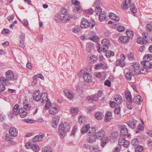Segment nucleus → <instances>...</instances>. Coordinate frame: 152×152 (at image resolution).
<instances>
[{"label": "nucleus", "instance_id": "1", "mask_svg": "<svg viewBox=\"0 0 152 152\" xmlns=\"http://www.w3.org/2000/svg\"><path fill=\"white\" fill-rule=\"evenodd\" d=\"M95 129H93L92 130L89 131L88 135L89 136L94 135V137L97 139H101V146L103 148L108 142V138L107 137H104V132L102 130L96 132Z\"/></svg>", "mask_w": 152, "mask_h": 152}, {"label": "nucleus", "instance_id": "2", "mask_svg": "<svg viewBox=\"0 0 152 152\" xmlns=\"http://www.w3.org/2000/svg\"><path fill=\"white\" fill-rule=\"evenodd\" d=\"M70 129V126L68 123L64 124L61 123L59 126V134L61 137H64L65 134L68 132Z\"/></svg>", "mask_w": 152, "mask_h": 152}, {"label": "nucleus", "instance_id": "3", "mask_svg": "<svg viewBox=\"0 0 152 152\" xmlns=\"http://www.w3.org/2000/svg\"><path fill=\"white\" fill-rule=\"evenodd\" d=\"M102 46L99 44L97 47L98 51L101 53V51L107 52L108 50L109 45V41L107 39H104L102 41Z\"/></svg>", "mask_w": 152, "mask_h": 152}, {"label": "nucleus", "instance_id": "4", "mask_svg": "<svg viewBox=\"0 0 152 152\" xmlns=\"http://www.w3.org/2000/svg\"><path fill=\"white\" fill-rule=\"evenodd\" d=\"M102 91H98L97 94H95L93 96H88L87 98V99L88 101H97L98 100L99 98L102 96Z\"/></svg>", "mask_w": 152, "mask_h": 152}, {"label": "nucleus", "instance_id": "5", "mask_svg": "<svg viewBox=\"0 0 152 152\" xmlns=\"http://www.w3.org/2000/svg\"><path fill=\"white\" fill-rule=\"evenodd\" d=\"M59 108L58 106L53 105L50 107L49 109V112L52 115L56 114L59 111Z\"/></svg>", "mask_w": 152, "mask_h": 152}, {"label": "nucleus", "instance_id": "6", "mask_svg": "<svg viewBox=\"0 0 152 152\" xmlns=\"http://www.w3.org/2000/svg\"><path fill=\"white\" fill-rule=\"evenodd\" d=\"M121 60H117L115 63V64L116 66H119L121 67L125 66V63L124 60L125 59V56L123 54L121 55Z\"/></svg>", "mask_w": 152, "mask_h": 152}, {"label": "nucleus", "instance_id": "7", "mask_svg": "<svg viewBox=\"0 0 152 152\" xmlns=\"http://www.w3.org/2000/svg\"><path fill=\"white\" fill-rule=\"evenodd\" d=\"M5 76L6 78L9 81L14 80V75L12 72L11 70H9L5 73Z\"/></svg>", "mask_w": 152, "mask_h": 152}, {"label": "nucleus", "instance_id": "8", "mask_svg": "<svg viewBox=\"0 0 152 152\" xmlns=\"http://www.w3.org/2000/svg\"><path fill=\"white\" fill-rule=\"evenodd\" d=\"M136 72L135 70H132L127 72L125 75L126 79L129 80H131L132 77H134L136 75Z\"/></svg>", "mask_w": 152, "mask_h": 152}, {"label": "nucleus", "instance_id": "9", "mask_svg": "<svg viewBox=\"0 0 152 152\" xmlns=\"http://www.w3.org/2000/svg\"><path fill=\"white\" fill-rule=\"evenodd\" d=\"M58 17L62 22L63 23L69 21L70 19L72 18V17L68 14H66L63 15H61V18H60V15H58Z\"/></svg>", "mask_w": 152, "mask_h": 152}, {"label": "nucleus", "instance_id": "10", "mask_svg": "<svg viewBox=\"0 0 152 152\" xmlns=\"http://www.w3.org/2000/svg\"><path fill=\"white\" fill-rule=\"evenodd\" d=\"M66 97L69 100H72L74 97V93L71 91H66L65 90L63 91Z\"/></svg>", "mask_w": 152, "mask_h": 152}, {"label": "nucleus", "instance_id": "11", "mask_svg": "<svg viewBox=\"0 0 152 152\" xmlns=\"http://www.w3.org/2000/svg\"><path fill=\"white\" fill-rule=\"evenodd\" d=\"M95 68L96 69H104L106 70L107 68V65L105 64L99 63L95 65Z\"/></svg>", "mask_w": 152, "mask_h": 152}, {"label": "nucleus", "instance_id": "12", "mask_svg": "<svg viewBox=\"0 0 152 152\" xmlns=\"http://www.w3.org/2000/svg\"><path fill=\"white\" fill-rule=\"evenodd\" d=\"M83 77L84 80L88 83H90L92 80V76L88 73H85L83 74Z\"/></svg>", "mask_w": 152, "mask_h": 152}, {"label": "nucleus", "instance_id": "13", "mask_svg": "<svg viewBox=\"0 0 152 152\" xmlns=\"http://www.w3.org/2000/svg\"><path fill=\"white\" fill-rule=\"evenodd\" d=\"M39 91L38 90L35 91L33 94V98L34 100L36 101H39L41 99L40 95H39Z\"/></svg>", "mask_w": 152, "mask_h": 152}, {"label": "nucleus", "instance_id": "14", "mask_svg": "<svg viewBox=\"0 0 152 152\" xmlns=\"http://www.w3.org/2000/svg\"><path fill=\"white\" fill-rule=\"evenodd\" d=\"M59 118L58 116H55L53 118L52 122V126L54 128H56L57 127L58 123H59Z\"/></svg>", "mask_w": 152, "mask_h": 152}, {"label": "nucleus", "instance_id": "15", "mask_svg": "<svg viewBox=\"0 0 152 152\" xmlns=\"http://www.w3.org/2000/svg\"><path fill=\"white\" fill-rule=\"evenodd\" d=\"M128 130L126 127H121L120 132V134L122 136H127L128 137L130 136V134H128Z\"/></svg>", "mask_w": 152, "mask_h": 152}, {"label": "nucleus", "instance_id": "16", "mask_svg": "<svg viewBox=\"0 0 152 152\" xmlns=\"http://www.w3.org/2000/svg\"><path fill=\"white\" fill-rule=\"evenodd\" d=\"M131 2V0H126L122 4V8L124 10H127L130 6Z\"/></svg>", "mask_w": 152, "mask_h": 152}, {"label": "nucleus", "instance_id": "17", "mask_svg": "<svg viewBox=\"0 0 152 152\" xmlns=\"http://www.w3.org/2000/svg\"><path fill=\"white\" fill-rule=\"evenodd\" d=\"M89 22L87 20L85 19H83L81 22L80 26L81 28H86L89 27Z\"/></svg>", "mask_w": 152, "mask_h": 152}, {"label": "nucleus", "instance_id": "18", "mask_svg": "<svg viewBox=\"0 0 152 152\" xmlns=\"http://www.w3.org/2000/svg\"><path fill=\"white\" fill-rule=\"evenodd\" d=\"M9 133L12 136H16L18 133V130L15 128L11 127L9 130Z\"/></svg>", "mask_w": 152, "mask_h": 152}, {"label": "nucleus", "instance_id": "19", "mask_svg": "<svg viewBox=\"0 0 152 152\" xmlns=\"http://www.w3.org/2000/svg\"><path fill=\"white\" fill-rule=\"evenodd\" d=\"M26 110L23 108L21 107L19 109V114L20 117L21 118H23L26 116L27 113L26 111Z\"/></svg>", "mask_w": 152, "mask_h": 152}, {"label": "nucleus", "instance_id": "20", "mask_svg": "<svg viewBox=\"0 0 152 152\" xmlns=\"http://www.w3.org/2000/svg\"><path fill=\"white\" fill-rule=\"evenodd\" d=\"M104 114L100 112H97L94 114L95 118L98 120H101L104 117Z\"/></svg>", "mask_w": 152, "mask_h": 152}, {"label": "nucleus", "instance_id": "21", "mask_svg": "<svg viewBox=\"0 0 152 152\" xmlns=\"http://www.w3.org/2000/svg\"><path fill=\"white\" fill-rule=\"evenodd\" d=\"M112 113L111 112H108L106 114L104 117V121L106 122L109 121L112 119Z\"/></svg>", "mask_w": 152, "mask_h": 152}, {"label": "nucleus", "instance_id": "22", "mask_svg": "<svg viewBox=\"0 0 152 152\" xmlns=\"http://www.w3.org/2000/svg\"><path fill=\"white\" fill-rule=\"evenodd\" d=\"M90 128V126L89 124H87L84 125L83 127L81 130V134H83L86 133L88 131Z\"/></svg>", "mask_w": 152, "mask_h": 152}, {"label": "nucleus", "instance_id": "23", "mask_svg": "<svg viewBox=\"0 0 152 152\" xmlns=\"http://www.w3.org/2000/svg\"><path fill=\"white\" fill-rule=\"evenodd\" d=\"M115 99L117 105H119L122 103V98L119 95H117L115 96Z\"/></svg>", "mask_w": 152, "mask_h": 152}, {"label": "nucleus", "instance_id": "24", "mask_svg": "<svg viewBox=\"0 0 152 152\" xmlns=\"http://www.w3.org/2000/svg\"><path fill=\"white\" fill-rule=\"evenodd\" d=\"M125 96L128 102L130 103L132 102V100L131 93L129 92H126L125 93Z\"/></svg>", "mask_w": 152, "mask_h": 152}, {"label": "nucleus", "instance_id": "25", "mask_svg": "<svg viewBox=\"0 0 152 152\" xmlns=\"http://www.w3.org/2000/svg\"><path fill=\"white\" fill-rule=\"evenodd\" d=\"M44 134H42L41 135H36L32 139V141L34 142H36L41 140L44 136Z\"/></svg>", "mask_w": 152, "mask_h": 152}, {"label": "nucleus", "instance_id": "26", "mask_svg": "<svg viewBox=\"0 0 152 152\" xmlns=\"http://www.w3.org/2000/svg\"><path fill=\"white\" fill-rule=\"evenodd\" d=\"M19 106L18 104H16L14 105L13 109V114L15 115H17L19 114Z\"/></svg>", "mask_w": 152, "mask_h": 152}, {"label": "nucleus", "instance_id": "27", "mask_svg": "<svg viewBox=\"0 0 152 152\" xmlns=\"http://www.w3.org/2000/svg\"><path fill=\"white\" fill-rule=\"evenodd\" d=\"M137 123V121L136 120H133V121H129L128 122L127 124L129 127L132 128H134L135 127Z\"/></svg>", "mask_w": 152, "mask_h": 152}, {"label": "nucleus", "instance_id": "28", "mask_svg": "<svg viewBox=\"0 0 152 152\" xmlns=\"http://www.w3.org/2000/svg\"><path fill=\"white\" fill-rule=\"evenodd\" d=\"M133 101L134 102L137 104L140 103L142 102V98L140 96H137L134 97Z\"/></svg>", "mask_w": 152, "mask_h": 152}, {"label": "nucleus", "instance_id": "29", "mask_svg": "<svg viewBox=\"0 0 152 152\" xmlns=\"http://www.w3.org/2000/svg\"><path fill=\"white\" fill-rule=\"evenodd\" d=\"M109 17L110 18L116 21H118L120 20V18L118 16H117L114 14L113 13H110Z\"/></svg>", "mask_w": 152, "mask_h": 152}, {"label": "nucleus", "instance_id": "30", "mask_svg": "<svg viewBox=\"0 0 152 152\" xmlns=\"http://www.w3.org/2000/svg\"><path fill=\"white\" fill-rule=\"evenodd\" d=\"M89 62L90 63H93L97 59V56L94 55H92L89 58Z\"/></svg>", "mask_w": 152, "mask_h": 152}, {"label": "nucleus", "instance_id": "31", "mask_svg": "<svg viewBox=\"0 0 152 152\" xmlns=\"http://www.w3.org/2000/svg\"><path fill=\"white\" fill-rule=\"evenodd\" d=\"M129 38L127 37L122 36L120 37L118 39V41L120 42L123 43H126L129 40Z\"/></svg>", "mask_w": 152, "mask_h": 152}, {"label": "nucleus", "instance_id": "32", "mask_svg": "<svg viewBox=\"0 0 152 152\" xmlns=\"http://www.w3.org/2000/svg\"><path fill=\"white\" fill-rule=\"evenodd\" d=\"M96 139L94 137V135H92L87 138V140L89 143H93L96 141Z\"/></svg>", "mask_w": 152, "mask_h": 152}, {"label": "nucleus", "instance_id": "33", "mask_svg": "<svg viewBox=\"0 0 152 152\" xmlns=\"http://www.w3.org/2000/svg\"><path fill=\"white\" fill-rule=\"evenodd\" d=\"M41 99H42V103L45 102V101L48 98V95L46 92H44L41 94L40 95Z\"/></svg>", "mask_w": 152, "mask_h": 152}, {"label": "nucleus", "instance_id": "34", "mask_svg": "<svg viewBox=\"0 0 152 152\" xmlns=\"http://www.w3.org/2000/svg\"><path fill=\"white\" fill-rule=\"evenodd\" d=\"M30 148L35 152H37L39 150L38 145L35 144H32Z\"/></svg>", "mask_w": 152, "mask_h": 152}, {"label": "nucleus", "instance_id": "35", "mask_svg": "<svg viewBox=\"0 0 152 152\" xmlns=\"http://www.w3.org/2000/svg\"><path fill=\"white\" fill-rule=\"evenodd\" d=\"M95 12L97 15H99L102 13L103 12L102 11L101 8L99 7H96L95 9Z\"/></svg>", "mask_w": 152, "mask_h": 152}, {"label": "nucleus", "instance_id": "36", "mask_svg": "<svg viewBox=\"0 0 152 152\" xmlns=\"http://www.w3.org/2000/svg\"><path fill=\"white\" fill-rule=\"evenodd\" d=\"M78 109L77 108L73 107L71 109V113L72 116L76 115L78 112Z\"/></svg>", "mask_w": 152, "mask_h": 152}, {"label": "nucleus", "instance_id": "37", "mask_svg": "<svg viewBox=\"0 0 152 152\" xmlns=\"http://www.w3.org/2000/svg\"><path fill=\"white\" fill-rule=\"evenodd\" d=\"M53 150L50 147H45L42 149V152H53Z\"/></svg>", "mask_w": 152, "mask_h": 152}, {"label": "nucleus", "instance_id": "38", "mask_svg": "<svg viewBox=\"0 0 152 152\" xmlns=\"http://www.w3.org/2000/svg\"><path fill=\"white\" fill-rule=\"evenodd\" d=\"M143 59L144 61H151L152 59V55L150 54L145 55L144 56Z\"/></svg>", "mask_w": 152, "mask_h": 152}, {"label": "nucleus", "instance_id": "39", "mask_svg": "<svg viewBox=\"0 0 152 152\" xmlns=\"http://www.w3.org/2000/svg\"><path fill=\"white\" fill-rule=\"evenodd\" d=\"M130 10L133 13H135L137 11V8L134 4H132V5L130 6Z\"/></svg>", "mask_w": 152, "mask_h": 152}, {"label": "nucleus", "instance_id": "40", "mask_svg": "<svg viewBox=\"0 0 152 152\" xmlns=\"http://www.w3.org/2000/svg\"><path fill=\"white\" fill-rule=\"evenodd\" d=\"M146 64L145 67L147 69H150L152 67V64L151 63L149 62V61L147 60H145Z\"/></svg>", "mask_w": 152, "mask_h": 152}, {"label": "nucleus", "instance_id": "41", "mask_svg": "<svg viewBox=\"0 0 152 152\" xmlns=\"http://www.w3.org/2000/svg\"><path fill=\"white\" fill-rule=\"evenodd\" d=\"M137 42L139 44H145L147 43V40H144L142 39V38H138L137 40Z\"/></svg>", "mask_w": 152, "mask_h": 152}, {"label": "nucleus", "instance_id": "42", "mask_svg": "<svg viewBox=\"0 0 152 152\" xmlns=\"http://www.w3.org/2000/svg\"><path fill=\"white\" fill-rule=\"evenodd\" d=\"M106 18V14L103 12L99 15V18L101 21L104 20Z\"/></svg>", "mask_w": 152, "mask_h": 152}, {"label": "nucleus", "instance_id": "43", "mask_svg": "<svg viewBox=\"0 0 152 152\" xmlns=\"http://www.w3.org/2000/svg\"><path fill=\"white\" fill-rule=\"evenodd\" d=\"M118 132L117 131H115L111 133L110 137L111 138L117 139L118 136Z\"/></svg>", "mask_w": 152, "mask_h": 152}, {"label": "nucleus", "instance_id": "44", "mask_svg": "<svg viewBox=\"0 0 152 152\" xmlns=\"http://www.w3.org/2000/svg\"><path fill=\"white\" fill-rule=\"evenodd\" d=\"M126 35L127 36V37L129 38H132L134 34L133 32L132 31H126Z\"/></svg>", "mask_w": 152, "mask_h": 152}, {"label": "nucleus", "instance_id": "45", "mask_svg": "<svg viewBox=\"0 0 152 152\" xmlns=\"http://www.w3.org/2000/svg\"><path fill=\"white\" fill-rule=\"evenodd\" d=\"M74 10L75 12H80L82 11L81 7L79 5L78 6H76L75 7V8L74 9Z\"/></svg>", "mask_w": 152, "mask_h": 152}, {"label": "nucleus", "instance_id": "46", "mask_svg": "<svg viewBox=\"0 0 152 152\" xmlns=\"http://www.w3.org/2000/svg\"><path fill=\"white\" fill-rule=\"evenodd\" d=\"M147 73V69L145 67L144 68L141 69V70L139 71V72L138 73V75H139L140 74H145Z\"/></svg>", "mask_w": 152, "mask_h": 152}, {"label": "nucleus", "instance_id": "47", "mask_svg": "<svg viewBox=\"0 0 152 152\" xmlns=\"http://www.w3.org/2000/svg\"><path fill=\"white\" fill-rule=\"evenodd\" d=\"M138 141L137 139H134L132 141L131 144L134 146H136L138 144Z\"/></svg>", "mask_w": 152, "mask_h": 152}, {"label": "nucleus", "instance_id": "48", "mask_svg": "<svg viewBox=\"0 0 152 152\" xmlns=\"http://www.w3.org/2000/svg\"><path fill=\"white\" fill-rule=\"evenodd\" d=\"M132 67L135 69L134 70H137L139 69L140 67V65L139 63H136L134 64H133L132 65Z\"/></svg>", "mask_w": 152, "mask_h": 152}, {"label": "nucleus", "instance_id": "49", "mask_svg": "<svg viewBox=\"0 0 152 152\" xmlns=\"http://www.w3.org/2000/svg\"><path fill=\"white\" fill-rule=\"evenodd\" d=\"M143 149V148L142 146H138L135 148V152H141Z\"/></svg>", "mask_w": 152, "mask_h": 152}, {"label": "nucleus", "instance_id": "50", "mask_svg": "<svg viewBox=\"0 0 152 152\" xmlns=\"http://www.w3.org/2000/svg\"><path fill=\"white\" fill-rule=\"evenodd\" d=\"M125 140L124 138H120L118 141V145L119 146H121L123 145V143H124V142H125Z\"/></svg>", "mask_w": 152, "mask_h": 152}, {"label": "nucleus", "instance_id": "51", "mask_svg": "<svg viewBox=\"0 0 152 152\" xmlns=\"http://www.w3.org/2000/svg\"><path fill=\"white\" fill-rule=\"evenodd\" d=\"M80 30L79 28L77 26L74 27L72 28V31L74 33L76 34L79 32Z\"/></svg>", "mask_w": 152, "mask_h": 152}, {"label": "nucleus", "instance_id": "52", "mask_svg": "<svg viewBox=\"0 0 152 152\" xmlns=\"http://www.w3.org/2000/svg\"><path fill=\"white\" fill-rule=\"evenodd\" d=\"M9 30L7 29H4L2 31V33L4 35H6L10 33Z\"/></svg>", "mask_w": 152, "mask_h": 152}, {"label": "nucleus", "instance_id": "53", "mask_svg": "<svg viewBox=\"0 0 152 152\" xmlns=\"http://www.w3.org/2000/svg\"><path fill=\"white\" fill-rule=\"evenodd\" d=\"M72 4L75 6V7L78 6L80 4V2L77 0H72Z\"/></svg>", "mask_w": 152, "mask_h": 152}, {"label": "nucleus", "instance_id": "54", "mask_svg": "<svg viewBox=\"0 0 152 152\" xmlns=\"http://www.w3.org/2000/svg\"><path fill=\"white\" fill-rule=\"evenodd\" d=\"M45 101V102H46V104L45 105V106L48 108H49L50 107L51 103L50 102L49 100L48 99H47Z\"/></svg>", "mask_w": 152, "mask_h": 152}, {"label": "nucleus", "instance_id": "55", "mask_svg": "<svg viewBox=\"0 0 152 152\" xmlns=\"http://www.w3.org/2000/svg\"><path fill=\"white\" fill-rule=\"evenodd\" d=\"M24 41L25 40H20L19 45V46L22 48H23L25 46Z\"/></svg>", "mask_w": 152, "mask_h": 152}, {"label": "nucleus", "instance_id": "56", "mask_svg": "<svg viewBox=\"0 0 152 152\" xmlns=\"http://www.w3.org/2000/svg\"><path fill=\"white\" fill-rule=\"evenodd\" d=\"M117 29L118 31L122 32L125 30V29L124 26H120L117 27Z\"/></svg>", "mask_w": 152, "mask_h": 152}, {"label": "nucleus", "instance_id": "57", "mask_svg": "<svg viewBox=\"0 0 152 152\" xmlns=\"http://www.w3.org/2000/svg\"><path fill=\"white\" fill-rule=\"evenodd\" d=\"M96 24L95 22L93 21H92L90 23H89V26L90 27V28H93L94 26H95Z\"/></svg>", "mask_w": 152, "mask_h": 152}, {"label": "nucleus", "instance_id": "58", "mask_svg": "<svg viewBox=\"0 0 152 152\" xmlns=\"http://www.w3.org/2000/svg\"><path fill=\"white\" fill-rule=\"evenodd\" d=\"M94 12L93 10L92 9H90L85 10V12L88 14H92Z\"/></svg>", "mask_w": 152, "mask_h": 152}, {"label": "nucleus", "instance_id": "59", "mask_svg": "<svg viewBox=\"0 0 152 152\" xmlns=\"http://www.w3.org/2000/svg\"><path fill=\"white\" fill-rule=\"evenodd\" d=\"M114 112L115 114H118L120 112V107L115 108L114 109Z\"/></svg>", "mask_w": 152, "mask_h": 152}, {"label": "nucleus", "instance_id": "60", "mask_svg": "<svg viewBox=\"0 0 152 152\" xmlns=\"http://www.w3.org/2000/svg\"><path fill=\"white\" fill-rule=\"evenodd\" d=\"M93 47V45L91 44H90L88 47L87 48L86 51H87L88 52H90L91 50Z\"/></svg>", "mask_w": 152, "mask_h": 152}, {"label": "nucleus", "instance_id": "61", "mask_svg": "<svg viewBox=\"0 0 152 152\" xmlns=\"http://www.w3.org/2000/svg\"><path fill=\"white\" fill-rule=\"evenodd\" d=\"M23 108L26 110H29L30 108H31V106H29L28 104H24V103H23Z\"/></svg>", "mask_w": 152, "mask_h": 152}, {"label": "nucleus", "instance_id": "62", "mask_svg": "<svg viewBox=\"0 0 152 152\" xmlns=\"http://www.w3.org/2000/svg\"><path fill=\"white\" fill-rule=\"evenodd\" d=\"M79 122L80 123H83L84 121V117L82 115L80 116L79 118Z\"/></svg>", "mask_w": 152, "mask_h": 152}, {"label": "nucleus", "instance_id": "63", "mask_svg": "<svg viewBox=\"0 0 152 152\" xmlns=\"http://www.w3.org/2000/svg\"><path fill=\"white\" fill-rule=\"evenodd\" d=\"M94 4L96 6H99L100 4H102V2L100 0H96Z\"/></svg>", "mask_w": 152, "mask_h": 152}, {"label": "nucleus", "instance_id": "64", "mask_svg": "<svg viewBox=\"0 0 152 152\" xmlns=\"http://www.w3.org/2000/svg\"><path fill=\"white\" fill-rule=\"evenodd\" d=\"M124 143H123V145L124 147L127 148L129 144V142L128 140H125V142H124Z\"/></svg>", "mask_w": 152, "mask_h": 152}]
</instances>
